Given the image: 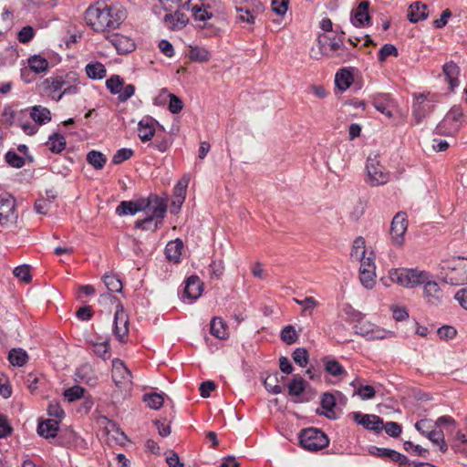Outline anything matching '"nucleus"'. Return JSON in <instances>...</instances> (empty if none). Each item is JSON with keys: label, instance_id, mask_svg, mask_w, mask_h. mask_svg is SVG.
Masks as SVG:
<instances>
[{"label": "nucleus", "instance_id": "1", "mask_svg": "<svg viewBox=\"0 0 467 467\" xmlns=\"http://www.w3.org/2000/svg\"><path fill=\"white\" fill-rule=\"evenodd\" d=\"M127 17L126 9L119 5H108L98 1L85 11V21L94 32L109 38V34L119 28Z\"/></svg>", "mask_w": 467, "mask_h": 467}, {"label": "nucleus", "instance_id": "2", "mask_svg": "<svg viewBox=\"0 0 467 467\" xmlns=\"http://www.w3.org/2000/svg\"><path fill=\"white\" fill-rule=\"evenodd\" d=\"M389 277L392 283L408 288L422 285L423 296L429 304L437 306L442 300V290L430 272L418 268H396L389 270Z\"/></svg>", "mask_w": 467, "mask_h": 467}, {"label": "nucleus", "instance_id": "3", "mask_svg": "<svg viewBox=\"0 0 467 467\" xmlns=\"http://www.w3.org/2000/svg\"><path fill=\"white\" fill-rule=\"evenodd\" d=\"M345 32L335 31L334 34H320L317 36V46L320 54L330 58L346 62L353 57L351 52L344 45Z\"/></svg>", "mask_w": 467, "mask_h": 467}, {"label": "nucleus", "instance_id": "4", "mask_svg": "<svg viewBox=\"0 0 467 467\" xmlns=\"http://www.w3.org/2000/svg\"><path fill=\"white\" fill-rule=\"evenodd\" d=\"M147 216L144 219L137 220L135 227L140 230H152L156 231L162 223L167 212L166 202L158 195L150 194L147 198L145 209Z\"/></svg>", "mask_w": 467, "mask_h": 467}, {"label": "nucleus", "instance_id": "5", "mask_svg": "<svg viewBox=\"0 0 467 467\" xmlns=\"http://www.w3.org/2000/svg\"><path fill=\"white\" fill-rule=\"evenodd\" d=\"M298 438L300 445L309 451H320L327 447L329 443L326 433L317 428L302 430Z\"/></svg>", "mask_w": 467, "mask_h": 467}, {"label": "nucleus", "instance_id": "6", "mask_svg": "<svg viewBox=\"0 0 467 467\" xmlns=\"http://www.w3.org/2000/svg\"><path fill=\"white\" fill-rule=\"evenodd\" d=\"M367 182L371 186L386 184L390 178L389 171L380 163L379 155H369L367 159Z\"/></svg>", "mask_w": 467, "mask_h": 467}, {"label": "nucleus", "instance_id": "7", "mask_svg": "<svg viewBox=\"0 0 467 467\" xmlns=\"http://www.w3.org/2000/svg\"><path fill=\"white\" fill-rule=\"evenodd\" d=\"M414 102L412 104V115L419 124L428 114H430L435 104L438 102L437 95L428 93L414 94Z\"/></svg>", "mask_w": 467, "mask_h": 467}, {"label": "nucleus", "instance_id": "8", "mask_svg": "<svg viewBox=\"0 0 467 467\" xmlns=\"http://www.w3.org/2000/svg\"><path fill=\"white\" fill-rule=\"evenodd\" d=\"M55 445L78 451H86L88 449L87 441L70 428L60 431Z\"/></svg>", "mask_w": 467, "mask_h": 467}, {"label": "nucleus", "instance_id": "9", "mask_svg": "<svg viewBox=\"0 0 467 467\" xmlns=\"http://www.w3.org/2000/svg\"><path fill=\"white\" fill-rule=\"evenodd\" d=\"M17 217L15 198L9 193L0 194V224L6 226L15 223Z\"/></svg>", "mask_w": 467, "mask_h": 467}, {"label": "nucleus", "instance_id": "10", "mask_svg": "<svg viewBox=\"0 0 467 467\" xmlns=\"http://www.w3.org/2000/svg\"><path fill=\"white\" fill-rule=\"evenodd\" d=\"M446 282L452 285H461L467 283V259L458 258L452 262L445 275Z\"/></svg>", "mask_w": 467, "mask_h": 467}, {"label": "nucleus", "instance_id": "11", "mask_svg": "<svg viewBox=\"0 0 467 467\" xmlns=\"http://www.w3.org/2000/svg\"><path fill=\"white\" fill-rule=\"evenodd\" d=\"M57 77L60 82L61 92L58 99H62L64 96L75 95L79 92V77L75 71L59 72Z\"/></svg>", "mask_w": 467, "mask_h": 467}, {"label": "nucleus", "instance_id": "12", "mask_svg": "<svg viewBox=\"0 0 467 467\" xmlns=\"http://www.w3.org/2000/svg\"><path fill=\"white\" fill-rule=\"evenodd\" d=\"M408 229V216L405 213H398L390 224V237L394 245L400 246L404 243V234Z\"/></svg>", "mask_w": 467, "mask_h": 467}, {"label": "nucleus", "instance_id": "13", "mask_svg": "<svg viewBox=\"0 0 467 467\" xmlns=\"http://www.w3.org/2000/svg\"><path fill=\"white\" fill-rule=\"evenodd\" d=\"M111 378L119 389H126L131 385V373L119 358L112 360Z\"/></svg>", "mask_w": 467, "mask_h": 467}, {"label": "nucleus", "instance_id": "14", "mask_svg": "<svg viewBox=\"0 0 467 467\" xmlns=\"http://www.w3.org/2000/svg\"><path fill=\"white\" fill-rule=\"evenodd\" d=\"M212 0H188L184 7L192 12V16L198 21H206L213 16Z\"/></svg>", "mask_w": 467, "mask_h": 467}, {"label": "nucleus", "instance_id": "15", "mask_svg": "<svg viewBox=\"0 0 467 467\" xmlns=\"http://www.w3.org/2000/svg\"><path fill=\"white\" fill-rule=\"evenodd\" d=\"M202 290L203 283L201 281L199 276L195 275H191L185 280V286L182 295V299L183 302H186L187 300L188 303H192L202 296Z\"/></svg>", "mask_w": 467, "mask_h": 467}, {"label": "nucleus", "instance_id": "16", "mask_svg": "<svg viewBox=\"0 0 467 467\" xmlns=\"http://www.w3.org/2000/svg\"><path fill=\"white\" fill-rule=\"evenodd\" d=\"M354 329L356 334L368 340L383 339L388 333L385 329L364 319L359 324L354 325Z\"/></svg>", "mask_w": 467, "mask_h": 467}, {"label": "nucleus", "instance_id": "17", "mask_svg": "<svg viewBox=\"0 0 467 467\" xmlns=\"http://www.w3.org/2000/svg\"><path fill=\"white\" fill-rule=\"evenodd\" d=\"M129 319L121 305L114 315V327L113 332L115 337L119 342H124L129 334Z\"/></svg>", "mask_w": 467, "mask_h": 467}, {"label": "nucleus", "instance_id": "18", "mask_svg": "<svg viewBox=\"0 0 467 467\" xmlns=\"http://www.w3.org/2000/svg\"><path fill=\"white\" fill-rule=\"evenodd\" d=\"M369 2L362 1L356 9L351 12L350 21L356 27H367L371 25V17L368 14Z\"/></svg>", "mask_w": 467, "mask_h": 467}, {"label": "nucleus", "instance_id": "19", "mask_svg": "<svg viewBox=\"0 0 467 467\" xmlns=\"http://www.w3.org/2000/svg\"><path fill=\"white\" fill-rule=\"evenodd\" d=\"M352 417L358 424L362 425L367 430L373 431L377 433L382 430L383 420L378 415L363 414L357 411L353 412Z\"/></svg>", "mask_w": 467, "mask_h": 467}, {"label": "nucleus", "instance_id": "20", "mask_svg": "<svg viewBox=\"0 0 467 467\" xmlns=\"http://www.w3.org/2000/svg\"><path fill=\"white\" fill-rule=\"evenodd\" d=\"M39 88L41 91L52 100L58 102L62 99L57 98L59 93H62L57 73L45 78Z\"/></svg>", "mask_w": 467, "mask_h": 467}, {"label": "nucleus", "instance_id": "21", "mask_svg": "<svg viewBox=\"0 0 467 467\" xmlns=\"http://www.w3.org/2000/svg\"><path fill=\"white\" fill-rule=\"evenodd\" d=\"M107 39L112 44L119 54H128L135 49L134 41L126 36L110 33L109 38Z\"/></svg>", "mask_w": 467, "mask_h": 467}, {"label": "nucleus", "instance_id": "22", "mask_svg": "<svg viewBox=\"0 0 467 467\" xmlns=\"http://www.w3.org/2000/svg\"><path fill=\"white\" fill-rule=\"evenodd\" d=\"M37 434L45 439L57 438L59 422L57 420L47 419L38 421Z\"/></svg>", "mask_w": 467, "mask_h": 467}, {"label": "nucleus", "instance_id": "23", "mask_svg": "<svg viewBox=\"0 0 467 467\" xmlns=\"http://www.w3.org/2000/svg\"><path fill=\"white\" fill-rule=\"evenodd\" d=\"M158 122L151 118L142 119L138 124V136L142 142H148L156 135L155 125Z\"/></svg>", "mask_w": 467, "mask_h": 467}, {"label": "nucleus", "instance_id": "24", "mask_svg": "<svg viewBox=\"0 0 467 467\" xmlns=\"http://www.w3.org/2000/svg\"><path fill=\"white\" fill-rule=\"evenodd\" d=\"M146 202L147 199L138 202L123 201L117 206L116 213L119 216L134 215L136 213L145 209Z\"/></svg>", "mask_w": 467, "mask_h": 467}, {"label": "nucleus", "instance_id": "25", "mask_svg": "<svg viewBox=\"0 0 467 467\" xmlns=\"http://www.w3.org/2000/svg\"><path fill=\"white\" fill-rule=\"evenodd\" d=\"M320 405L323 410L319 411V410H317V414L324 415L330 420L336 419V413L334 410L336 407V398L332 393H324L321 397Z\"/></svg>", "mask_w": 467, "mask_h": 467}, {"label": "nucleus", "instance_id": "26", "mask_svg": "<svg viewBox=\"0 0 467 467\" xmlns=\"http://www.w3.org/2000/svg\"><path fill=\"white\" fill-rule=\"evenodd\" d=\"M325 371L336 378H342L348 375L345 368L334 358L326 356L322 358Z\"/></svg>", "mask_w": 467, "mask_h": 467}, {"label": "nucleus", "instance_id": "27", "mask_svg": "<svg viewBox=\"0 0 467 467\" xmlns=\"http://www.w3.org/2000/svg\"><path fill=\"white\" fill-rule=\"evenodd\" d=\"M442 72L446 77L451 90L459 86V76L461 70L456 63L453 61L445 63L442 67Z\"/></svg>", "mask_w": 467, "mask_h": 467}, {"label": "nucleus", "instance_id": "28", "mask_svg": "<svg viewBox=\"0 0 467 467\" xmlns=\"http://www.w3.org/2000/svg\"><path fill=\"white\" fill-rule=\"evenodd\" d=\"M183 243L181 239L170 241L165 247L166 258L172 263H179L181 260Z\"/></svg>", "mask_w": 467, "mask_h": 467}, {"label": "nucleus", "instance_id": "29", "mask_svg": "<svg viewBox=\"0 0 467 467\" xmlns=\"http://www.w3.org/2000/svg\"><path fill=\"white\" fill-rule=\"evenodd\" d=\"M428 6L420 2H415L409 6L408 19L411 23H417L424 20L428 16Z\"/></svg>", "mask_w": 467, "mask_h": 467}, {"label": "nucleus", "instance_id": "30", "mask_svg": "<svg viewBox=\"0 0 467 467\" xmlns=\"http://www.w3.org/2000/svg\"><path fill=\"white\" fill-rule=\"evenodd\" d=\"M30 117L38 126L45 125L51 120L50 110L43 106L36 105L30 109Z\"/></svg>", "mask_w": 467, "mask_h": 467}, {"label": "nucleus", "instance_id": "31", "mask_svg": "<svg viewBox=\"0 0 467 467\" xmlns=\"http://www.w3.org/2000/svg\"><path fill=\"white\" fill-rule=\"evenodd\" d=\"M368 253L366 249V241L363 237H357L352 244L351 252H350V259L353 262H358L359 260H364L366 256H368Z\"/></svg>", "mask_w": 467, "mask_h": 467}, {"label": "nucleus", "instance_id": "32", "mask_svg": "<svg viewBox=\"0 0 467 467\" xmlns=\"http://www.w3.org/2000/svg\"><path fill=\"white\" fill-rule=\"evenodd\" d=\"M210 332L219 339L228 337V328L226 323L221 317H213L210 323Z\"/></svg>", "mask_w": 467, "mask_h": 467}, {"label": "nucleus", "instance_id": "33", "mask_svg": "<svg viewBox=\"0 0 467 467\" xmlns=\"http://www.w3.org/2000/svg\"><path fill=\"white\" fill-rule=\"evenodd\" d=\"M352 82L353 75L349 70L342 68L337 72L335 84L341 91L347 90L351 86Z\"/></svg>", "mask_w": 467, "mask_h": 467}, {"label": "nucleus", "instance_id": "34", "mask_svg": "<svg viewBox=\"0 0 467 467\" xmlns=\"http://www.w3.org/2000/svg\"><path fill=\"white\" fill-rule=\"evenodd\" d=\"M85 70L87 76L91 79H102L106 77L107 73L105 66L99 61L88 63Z\"/></svg>", "mask_w": 467, "mask_h": 467}, {"label": "nucleus", "instance_id": "35", "mask_svg": "<svg viewBox=\"0 0 467 467\" xmlns=\"http://www.w3.org/2000/svg\"><path fill=\"white\" fill-rule=\"evenodd\" d=\"M29 69L36 74H40L47 71L49 67L48 61L40 55H35L28 58Z\"/></svg>", "mask_w": 467, "mask_h": 467}, {"label": "nucleus", "instance_id": "36", "mask_svg": "<svg viewBox=\"0 0 467 467\" xmlns=\"http://www.w3.org/2000/svg\"><path fill=\"white\" fill-rule=\"evenodd\" d=\"M239 6H236V11L247 10L257 14H262L265 10L264 5L260 0H234Z\"/></svg>", "mask_w": 467, "mask_h": 467}, {"label": "nucleus", "instance_id": "37", "mask_svg": "<svg viewBox=\"0 0 467 467\" xmlns=\"http://www.w3.org/2000/svg\"><path fill=\"white\" fill-rule=\"evenodd\" d=\"M306 385V381L302 377L298 375L294 376L287 385L288 394L298 397L305 391Z\"/></svg>", "mask_w": 467, "mask_h": 467}, {"label": "nucleus", "instance_id": "38", "mask_svg": "<svg viewBox=\"0 0 467 467\" xmlns=\"http://www.w3.org/2000/svg\"><path fill=\"white\" fill-rule=\"evenodd\" d=\"M8 360L13 366L23 367L28 361V355L22 348H12L8 353Z\"/></svg>", "mask_w": 467, "mask_h": 467}, {"label": "nucleus", "instance_id": "39", "mask_svg": "<svg viewBox=\"0 0 467 467\" xmlns=\"http://www.w3.org/2000/svg\"><path fill=\"white\" fill-rule=\"evenodd\" d=\"M372 104L378 111L389 117L391 116V112L389 110V98L388 95L379 94L374 96L372 99Z\"/></svg>", "mask_w": 467, "mask_h": 467}, {"label": "nucleus", "instance_id": "40", "mask_svg": "<svg viewBox=\"0 0 467 467\" xmlns=\"http://www.w3.org/2000/svg\"><path fill=\"white\" fill-rule=\"evenodd\" d=\"M89 347L91 351L103 360H107L110 358V347L108 341L90 342Z\"/></svg>", "mask_w": 467, "mask_h": 467}, {"label": "nucleus", "instance_id": "41", "mask_svg": "<svg viewBox=\"0 0 467 467\" xmlns=\"http://www.w3.org/2000/svg\"><path fill=\"white\" fill-rule=\"evenodd\" d=\"M66 139L63 135L59 133H54L49 136L47 145L48 149L53 153H60L66 148Z\"/></svg>", "mask_w": 467, "mask_h": 467}, {"label": "nucleus", "instance_id": "42", "mask_svg": "<svg viewBox=\"0 0 467 467\" xmlns=\"http://www.w3.org/2000/svg\"><path fill=\"white\" fill-rule=\"evenodd\" d=\"M172 139L171 136L156 134L154 141L150 143L149 146L156 149L161 153H164L170 149Z\"/></svg>", "mask_w": 467, "mask_h": 467}, {"label": "nucleus", "instance_id": "43", "mask_svg": "<svg viewBox=\"0 0 467 467\" xmlns=\"http://www.w3.org/2000/svg\"><path fill=\"white\" fill-rule=\"evenodd\" d=\"M87 161L94 169L101 170L107 162V158L102 152L93 150L87 154Z\"/></svg>", "mask_w": 467, "mask_h": 467}, {"label": "nucleus", "instance_id": "44", "mask_svg": "<svg viewBox=\"0 0 467 467\" xmlns=\"http://www.w3.org/2000/svg\"><path fill=\"white\" fill-rule=\"evenodd\" d=\"M350 385L355 389V394L358 395L361 400H370L376 395L375 389L370 385H358L356 380L352 381Z\"/></svg>", "mask_w": 467, "mask_h": 467}, {"label": "nucleus", "instance_id": "45", "mask_svg": "<svg viewBox=\"0 0 467 467\" xmlns=\"http://www.w3.org/2000/svg\"><path fill=\"white\" fill-rule=\"evenodd\" d=\"M189 57L194 62H207L211 58V53L204 47H192L189 51Z\"/></svg>", "mask_w": 467, "mask_h": 467}, {"label": "nucleus", "instance_id": "46", "mask_svg": "<svg viewBox=\"0 0 467 467\" xmlns=\"http://www.w3.org/2000/svg\"><path fill=\"white\" fill-rule=\"evenodd\" d=\"M426 438L434 444L439 445L441 452L444 453L447 451L448 446L445 442L443 432L441 430H438V428H433Z\"/></svg>", "mask_w": 467, "mask_h": 467}, {"label": "nucleus", "instance_id": "47", "mask_svg": "<svg viewBox=\"0 0 467 467\" xmlns=\"http://www.w3.org/2000/svg\"><path fill=\"white\" fill-rule=\"evenodd\" d=\"M143 401L147 404V406L153 410H159L162 407L164 399L162 395L153 392V393H146L143 395Z\"/></svg>", "mask_w": 467, "mask_h": 467}, {"label": "nucleus", "instance_id": "48", "mask_svg": "<svg viewBox=\"0 0 467 467\" xmlns=\"http://www.w3.org/2000/svg\"><path fill=\"white\" fill-rule=\"evenodd\" d=\"M124 84L123 78L119 75H112L106 80V87L113 95H118Z\"/></svg>", "mask_w": 467, "mask_h": 467}, {"label": "nucleus", "instance_id": "49", "mask_svg": "<svg viewBox=\"0 0 467 467\" xmlns=\"http://www.w3.org/2000/svg\"><path fill=\"white\" fill-rule=\"evenodd\" d=\"M103 282L111 293L120 292L122 289V284L120 280L114 275H105L103 276Z\"/></svg>", "mask_w": 467, "mask_h": 467}, {"label": "nucleus", "instance_id": "50", "mask_svg": "<svg viewBox=\"0 0 467 467\" xmlns=\"http://www.w3.org/2000/svg\"><path fill=\"white\" fill-rule=\"evenodd\" d=\"M5 160L9 166L16 169L22 168L26 164L25 159L14 150H8L5 154Z\"/></svg>", "mask_w": 467, "mask_h": 467}, {"label": "nucleus", "instance_id": "51", "mask_svg": "<svg viewBox=\"0 0 467 467\" xmlns=\"http://www.w3.org/2000/svg\"><path fill=\"white\" fill-rule=\"evenodd\" d=\"M462 118V111L459 107H453L444 117V123L451 122L460 130L461 119Z\"/></svg>", "mask_w": 467, "mask_h": 467}, {"label": "nucleus", "instance_id": "52", "mask_svg": "<svg viewBox=\"0 0 467 467\" xmlns=\"http://www.w3.org/2000/svg\"><path fill=\"white\" fill-rule=\"evenodd\" d=\"M459 131L451 122L444 123V119L435 128V133L444 136H453Z\"/></svg>", "mask_w": 467, "mask_h": 467}, {"label": "nucleus", "instance_id": "53", "mask_svg": "<svg viewBox=\"0 0 467 467\" xmlns=\"http://www.w3.org/2000/svg\"><path fill=\"white\" fill-rule=\"evenodd\" d=\"M47 414L50 417H53L52 420H57L58 422L65 417V411L61 408V405L57 400H52L49 402L47 407Z\"/></svg>", "mask_w": 467, "mask_h": 467}, {"label": "nucleus", "instance_id": "54", "mask_svg": "<svg viewBox=\"0 0 467 467\" xmlns=\"http://www.w3.org/2000/svg\"><path fill=\"white\" fill-rule=\"evenodd\" d=\"M280 337L281 339L288 345L296 343L298 339V335L295 327L291 325H288L282 329Z\"/></svg>", "mask_w": 467, "mask_h": 467}, {"label": "nucleus", "instance_id": "55", "mask_svg": "<svg viewBox=\"0 0 467 467\" xmlns=\"http://www.w3.org/2000/svg\"><path fill=\"white\" fill-rule=\"evenodd\" d=\"M376 271H359V280L362 285L367 289L374 287L376 281Z\"/></svg>", "mask_w": 467, "mask_h": 467}, {"label": "nucleus", "instance_id": "56", "mask_svg": "<svg viewBox=\"0 0 467 467\" xmlns=\"http://www.w3.org/2000/svg\"><path fill=\"white\" fill-rule=\"evenodd\" d=\"M398 49L394 45L385 44L379 51L378 59L379 62H384L389 56L398 57Z\"/></svg>", "mask_w": 467, "mask_h": 467}, {"label": "nucleus", "instance_id": "57", "mask_svg": "<svg viewBox=\"0 0 467 467\" xmlns=\"http://www.w3.org/2000/svg\"><path fill=\"white\" fill-rule=\"evenodd\" d=\"M294 361L300 367L305 368L308 363V352L304 348H297L292 354Z\"/></svg>", "mask_w": 467, "mask_h": 467}, {"label": "nucleus", "instance_id": "58", "mask_svg": "<svg viewBox=\"0 0 467 467\" xmlns=\"http://www.w3.org/2000/svg\"><path fill=\"white\" fill-rule=\"evenodd\" d=\"M415 428L420 434L427 437L431 431L436 427L432 420L422 419L415 423Z\"/></svg>", "mask_w": 467, "mask_h": 467}, {"label": "nucleus", "instance_id": "59", "mask_svg": "<svg viewBox=\"0 0 467 467\" xmlns=\"http://www.w3.org/2000/svg\"><path fill=\"white\" fill-rule=\"evenodd\" d=\"M134 154L131 149L122 148L118 150L112 157V163L115 165L120 164L123 161L130 159Z\"/></svg>", "mask_w": 467, "mask_h": 467}, {"label": "nucleus", "instance_id": "60", "mask_svg": "<svg viewBox=\"0 0 467 467\" xmlns=\"http://www.w3.org/2000/svg\"><path fill=\"white\" fill-rule=\"evenodd\" d=\"M14 275L16 277L23 281L24 283H30L32 276L30 274V267L27 265H23L14 269Z\"/></svg>", "mask_w": 467, "mask_h": 467}, {"label": "nucleus", "instance_id": "61", "mask_svg": "<svg viewBox=\"0 0 467 467\" xmlns=\"http://www.w3.org/2000/svg\"><path fill=\"white\" fill-rule=\"evenodd\" d=\"M265 389L273 393V394H279L282 392L283 389H282V386L279 385L277 383V377L276 375L275 376H268L265 379Z\"/></svg>", "mask_w": 467, "mask_h": 467}, {"label": "nucleus", "instance_id": "62", "mask_svg": "<svg viewBox=\"0 0 467 467\" xmlns=\"http://www.w3.org/2000/svg\"><path fill=\"white\" fill-rule=\"evenodd\" d=\"M384 428L386 433L393 438H397L400 435L402 431L401 425L395 421H388L382 425V429Z\"/></svg>", "mask_w": 467, "mask_h": 467}, {"label": "nucleus", "instance_id": "63", "mask_svg": "<svg viewBox=\"0 0 467 467\" xmlns=\"http://www.w3.org/2000/svg\"><path fill=\"white\" fill-rule=\"evenodd\" d=\"M304 305L302 306V315L311 316L314 309L319 306V302L317 301L313 296H306L303 299Z\"/></svg>", "mask_w": 467, "mask_h": 467}, {"label": "nucleus", "instance_id": "64", "mask_svg": "<svg viewBox=\"0 0 467 467\" xmlns=\"http://www.w3.org/2000/svg\"><path fill=\"white\" fill-rule=\"evenodd\" d=\"M84 395V389L80 386H73L65 391V397L68 401L79 400Z\"/></svg>", "mask_w": 467, "mask_h": 467}]
</instances>
